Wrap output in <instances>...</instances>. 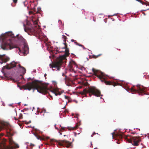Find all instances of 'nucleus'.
I'll list each match as a JSON object with an SVG mask.
<instances>
[{"instance_id":"nucleus-1","label":"nucleus","mask_w":149,"mask_h":149,"mask_svg":"<svg viewBox=\"0 0 149 149\" xmlns=\"http://www.w3.org/2000/svg\"><path fill=\"white\" fill-rule=\"evenodd\" d=\"M6 131L7 135L9 137V145L6 146V140L1 138L0 139V149H13L19 148V145L13 141L12 137L15 133L13 128L10 127H8Z\"/></svg>"},{"instance_id":"nucleus-2","label":"nucleus","mask_w":149,"mask_h":149,"mask_svg":"<svg viewBox=\"0 0 149 149\" xmlns=\"http://www.w3.org/2000/svg\"><path fill=\"white\" fill-rule=\"evenodd\" d=\"M24 89H28L29 91L32 89L33 90H37L38 91L44 95L48 93V91L49 90L47 85L43 84L40 83L38 81L34 80L31 82L27 83L23 86Z\"/></svg>"},{"instance_id":"nucleus-3","label":"nucleus","mask_w":149,"mask_h":149,"mask_svg":"<svg viewBox=\"0 0 149 149\" xmlns=\"http://www.w3.org/2000/svg\"><path fill=\"white\" fill-rule=\"evenodd\" d=\"M111 134L113 139H118L119 142L118 141L116 142L118 144L120 143V141H122L123 138H124L128 143H131L132 145L134 146H139L140 142L141 141L140 137L133 136L129 135H125L123 134H116L115 132L112 133Z\"/></svg>"},{"instance_id":"nucleus-4","label":"nucleus","mask_w":149,"mask_h":149,"mask_svg":"<svg viewBox=\"0 0 149 149\" xmlns=\"http://www.w3.org/2000/svg\"><path fill=\"white\" fill-rule=\"evenodd\" d=\"M63 44L65 45L63 48L65 49L64 54L61 56L59 60L57 61L54 63L52 64H49L50 68H52V70L54 71L55 70L54 68H56V70H59L60 69L61 66L63 63V60L65 59L66 57L69 55V50L67 47V45L65 42H64Z\"/></svg>"},{"instance_id":"nucleus-5","label":"nucleus","mask_w":149,"mask_h":149,"mask_svg":"<svg viewBox=\"0 0 149 149\" xmlns=\"http://www.w3.org/2000/svg\"><path fill=\"white\" fill-rule=\"evenodd\" d=\"M7 36L11 38H17L18 41L20 42L21 43L24 44V48L25 52L27 51L28 49H29L27 45L25 44L26 40L22 36L19 35H17L15 37L12 32H9L7 33L5 35H2L1 36V38L3 40H4L5 39V38H7Z\"/></svg>"},{"instance_id":"nucleus-6","label":"nucleus","mask_w":149,"mask_h":149,"mask_svg":"<svg viewBox=\"0 0 149 149\" xmlns=\"http://www.w3.org/2000/svg\"><path fill=\"white\" fill-rule=\"evenodd\" d=\"M92 70L94 73V74L102 82H104L107 85H113L114 86L116 85L115 83H113L110 81L105 80L106 77L103 72L100 71L96 70L94 68H93Z\"/></svg>"},{"instance_id":"nucleus-7","label":"nucleus","mask_w":149,"mask_h":149,"mask_svg":"<svg viewBox=\"0 0 149 149\" xmlns=\"http://www.w3.org/2000/svg\"><path fill=\"white\" fill-rule=\"evenodd\" d=\"M87 93H89V96L90 97H91L92 95L96 97L102 96L100 92L95 87L89 88L87 90L86 89H84L80 93L82 95H84Z\"/></svg>"},{"instance_id":"nucleus-8","label":"nucleus","mask_w":149,"mask_h":149,"mask_svg":"<svg viewBox=\"0 0 149 149\" xmlns=\"http://www.w3.org/2000/svg\"><path fill=\"white\" fill-rule=\"evenodd\" d=\"M7 41L5 42L3 45L1 46V48L3 50H10L14 48H18L19 51L20 49L18 48L16 45L14 44L11 40L10 38H7Z\"/></svg>"},{"instance_id":"nucleus-9","label":"nucleus","mask_w":149,"mask_h":149,"mask_svg":"<svg viewBox=\"0 0 149 149\" xmlns=\"http://www.w3.org/2000/svg\"><path fill=\"white\" fill-rule=\"evenodd\" d=\"M137 88H134V87H132L131 88L132 92L135 93L137 92L139 95H143L145 94L144 89L145 87L143 86H141L139 85H137L136 86Z\"/></svg>"},{"instance_id":"nucleus-10","label":"nucleus","mask_w":149,"mask_h":149,"mask_svg":"<svg viewBox=\"0 0 149 149\" xmlns=\"http://www.w3.org/2000/svg\"><path fill=\"white\" fill-rule=\"evenodd\" d=\"M24 29L25 32H27L30 35H34L37 32V29L36 27L26 26L24 24Z\"/></svg>"},{"instance_id":"nucleus-11","label":"nucleus","mask_w":149,"mask_h":149,"mask_svg":"<svg viewBox=\"0 0 149 149\" xmlns=\"http://www.w3.org/2000/svg\"><path fill=\"white\" fill-rule=\"evenodd\" d=\"M58 143L59 145L63 147L65 146L67 148L72 146V143L65 140H60Z\"/></svg>"},{"instance_id":"nucleus-12","label":"nucleus","mask_w":149,"mask_h":149,"mask_svg":"<svg viewBox=\"0 0 149 149\" xmlns=\"http://www.w3.org/2000/svg\"><path fill=\"white\" fill-rule=\"evenodd\" d=\"M17 63L15 61H12L10 64H7L6 66H4V68H6L7 69L9 70L10 69L14 68L16 66V65Z\"/></svg>"},{"instance_id":"nucleus-13","label":"nucleus","mask_w":149,"mask_h":149,"mask_svg":"<svg viewBox=\"0 0 149 149\" xmlns=\"http://www.w3.org/2000/svg\"><path fill=\"white\" fill-rule=\"evenodd\" d=\"M10 58L8 57L3 56L0 55V63L2 64L3 63H5L9 61Z\"/></svg>"},{"instance_id":"nucleus-14","label":"nucleus","mask_w":149,"mask_h":149,"mask_svg":"<svg viewBox=\"0 0 149 149\" xmlns=\"http://www.w3.org/2000/svg\"><path fill=\"white\" fill-rule=\"evenodd\" d=\"M41 11V8H38L37 10L36 9L34 8L33 9V10L32 11H30L29 12V13H32L33 14H34L36 13H40V12Z\"/></svg>"},{"instance_id":"nucleus-15","label":"nucleus","mask_w":149,"mask_h":149,"mask_svg":"<svg viewBox=\"0 0 149 149\" xmlns=\"http://www.w3.org/2000/svg\"><path fill=\"white\" fill-rule=\"evenodd\" d=\"M79 125L78 123H77L74 127H68L67 128L69 130H74L77 129L79 127Z\"/></svg>"},{"instance_id":"nucleus-16","label":"nucleus","mask_w":149,"mask_h":149,"mask_svg":"<svg viewBox=\"0 0 149 149\" xmlns=\"http://www.w3.org/2000/svg\"><path fill=\"white\" fill-rule=\"evenodd\" d=\"M19 68H22V74L23 75H24L26 72V69L25 68L22 66H21L20 64L19 65Z\"/></svg>"},{"instance_id":"nucleus-17","label":"nucleus","mask_w":149,"mask_h":149,"mask_svg":"<svg viewBox=\"0 0 149 149\" xmlns=\"http://www.w3.org/2000/svg\"><path fill=\"white\" fill-rule=\"evenodd\" d=\"M55 94V95L56 96H57L58 95H60L61 94L62 92H59V91H54L53 92Z\"/></svg>"},{"instance_id":"nucleus-18","label":"nucleus","mask_w":149,"mask_h":149,"mask_svg":"<svg viewBox=\"0 0 149 149\" xmlns=\"http://www.w3.org/2000/svg\"><path fill=\"white\" fill-rule=\"evenodd\" d=\"M50 141L51 143H52V144L53 143L54 141L57 142V143H58V142H59V141H57L56 140L54 139H51L50 140ZM57 145H57V146H58V145L59 146V145H58V144ZM59 146H60L59 145Z\"/></svg>"},{"instance_id":"nucleus-19","label":"nucleus","mask_w":149,"mask_h":149,"mask_svg":"<svg viewBox=\"0 0 149 149\" xmlns=\"http://www.w3.org/2000/svg\"><path fill=\"white\" fill-rule=\"evenodd\" d=\"M71 41L72 42H74V43L76 45H79V43H77V42H76V40H74L73 39H72L71 40Z\"/></svg>"},{"instance_id":"nucleus-20","label":"nucleus","mask_w":149,"mask_h":149,"mask_svg":"<svg viewBox=\"0 0 149 149\" xmlns=\"http://www.w3.org/2000/svg\"><path fill=\"white\" fill-rule=\"evenodd\" d=\"M101 55H102V54H100L97 55H96V56H95V55H93V58H97L98 57L101 56Z\"/></svg>"},{"instance_id":"nucleus-21","label":"nucleus","mask_w":149,"mask_h":149,"mask_svg":"<svg viewBox=\"0 0 149 149\" xmlns=\"http://www.w3.org/2000/svg\"><path fill=\"white\" fill-rule=\"evenodd\" d=\"M23 115L22 113H20L19 115V116L18 118L19 119H22L23 118Z\"/></svg>"},{"instance_id":"nucleus-22","label":"nucleus","mask_w":149,"mask_h":149,"mask_svg":"<svg viewBox=\"0 0 149 149\" xmlns=\"http://www.w3.org/2000/svg\"><path fill=\"white\" fill-rule=\"evenodd\" d=\"M58 22L60 24H61L62 26L64 25V24L62 23V21L61 20H59L58 21Z\"/></svg>"},{"instance_id":"nucleus-23","label":"nucleus","mask_w":149,"mask_h":149,"mask_svg":"<svg viewBox=\"0 0 149 149\" xmlns=\"http://www.w3.org/2000/svg\"><path fill=\"white\" fill-rule=\"evenodd\" d=\"M33 23L35 24H37L38 23V20H36L35 21L32 20Z\"/></svg>"},{"instance_id":"nucleus-24","label":"nucleus","mask_w":149,"mask_h":149,"mask_svg":"<svg viewBox=\"0 0 149 149\" xmlns=\"http://www.w3.org/2000/svg\"><path fill=\"white\" fill-rule=\"evenodd\" d=\"M79 45V46L81 47L84 49H86V48L83 45H82L81 44H79V45Z\"/></svg>"},{"instance_id":"nucleus-25","label":"nucleus","mask_w":149,"mask_h":149,"mask_svg":"<svg viewBox=\"0 0 149 149\" xmlns=\"http://www.w3.org/2000/svg\"><path fill=\"white\" fill-rule=\"evenodd\" d=\"M62 76H65V77L64 78V79L66 81V80L67 79V76H66L65 75V74L64 73H62Z\"/></svg>"},{"instance_id":"nucleus-26","label":"nucleus","mask_w":149,"mask_h":149,"mask_svg":"<svg viewBox=\"0 0 149 149\" xmlns=\"http://www.w3.org/2000/svg\"><path fill=\"white\" fill-rule=\"evenodd\" d=\"M63 38L64 39V42H65V40L67 39V37L64 35H63Z\"/></svg>"},{"instance_id":"nucleus-27","label":"nucleus","mask_w":149,"mask_h":149,"mask_svg":"<svg viewBox=\"0 0 149 149\" xmlns=\"http://www.w3.org/2000/svg\"><path fill=\"white\" fill-rule=\"evenodd\" d=\"M141 2H140V3H141L142 4H144V5H146V3L144 2H143V1H142L141 0Z\"/></svg>"},{"instance_id":"nucleus-28","label":"nucleus","mask_w":149,"mask_h":149,"mask_svg":"<svg viewBox=\"0 0 149 149\" xmlns=\"http://www.w3.org/2000/svg\"><path fill=\"white\" fill-rule=\"evenodd\" d=\"M17 0H13V2L15 3H16L17 2Z\"/></svg>"},{"instance_id":"nucleus-29","label":"nucleus","mask_w":149,"mask_h":149,"mask_svg":"<svg viewBox=\"0 0 149 149\" xmlns=\"http://www.w3.org/2000/svg\"><path fill=\"white\" fill-rule=\"evenodd\" d=\"M30 146H35V145L33 144L32 143H30Z\"/></svg>"},{"instance_id":"nucleus-30","label":"nucleus","mask_w":149,"mask_h":149,"mask_svg":"<svg viewBox=\"0 0 149 149\" xmlns=\"http://www.w3.org/2000/svg\"><path fill=\"white\" fill-rule=\"evenodd\" d=\"M65 99H68L69 97L68 96H65Z\"/></svg>"},{"instance_id":"nucleus-31","label":"nucleus","mask_w":149,"mask_h":149,"mask_svg":"<svg viewBox=\"0 0 149 149\" xmlns=\"http://www.w3.org/2000/svg\"><path fill=\"white\" fill-rule=\"evenodd\" d=\"M61 129L63 130H64V131H65V128L64 127H61Z\"/></svg>"},{"instance_id":"nucleus-32","label":"nucleus","mask_w":149,"mask_h":149,"mask_svg":"<svg viewBox=\"0 0 149 149\" xmlns=\"http://www.w3.org/2000/svg\"><path fill=\"white\" fill-rule=\"evenodd\" d=\"M137 1L139 2H141V0H136Z\"/></svg>"},{"instance_id":"nucleus-33","label":"nucleus","mask_w":149,"mask_h":149,"mask_svg":"<svg viewBox=\"0 0 149 149\" xmlns=\"http://www.w3.org/2000/svg\"><path fill=\"white\" fill-rule=\"evenodd\" d=\"M14 118L15 120H17V118L16 117H14Z\"/></svg>"},{"instance_id":"nucleus-34","label":"nucleus","mask_w":149,"mask_h":149,"mask_svg":"<svg viewBox=\"0 0 149 149\" xmlns=\"http://www.w3.org/2000/svg\"><path fill=\"white\" fill-rule=\"evenodd\" d=\"M95 134V133L94 132V133L93 134V135H94V134Z\"/></svg>"},{"instance_id":"nucleus-35","label":"nucleus","mask_w":149,"mask_h":149,"mask_svg":"<svg viewBox=\"0 0 149 149\" xmlns=\"http://www.w3.org/2000/svg\"><path fill=\"white\" fill-rule=\"evenodd\" d=\"M60 135H61L62 134V133L60 132Z\"/></svg>"},{"instance_id":"nucleus-36","label":"nucleus","mask_w":149,"mask_h":149,"mask_svg":"<svg viewBox=\"0 0 149 149\" xmlns=\"http://www.w3.org/2000/svg\"><path fill=\"white\" fill-rule=\"evenodd\" d=\"M66 136V135H64V136Z\"/></svg>"},{"instance_id":"nucleus-37","label":"nucleus","mask_w":149,"mask_h":149,"mask_svg":"<svg viewBox=\"0 0 149 149\" xmlns=\"http://www.w3.org/2000/svg\"><path fill=\"white\" fill-rule=\"evenodd\" d=\"M46 74H45V76H46Z\"/></svg>"},{"instance_id":"nucleus-38","label":"nucleus","mask_w":149,"mask_h":149,"mask_svg":"<svg viewBox=\"0 0 149 149\" xmlns=\"http://www.w3.org/2000/svg\"><path fill=\"white\" fill-rule=\"evenodd\" d=\"M76 102L77 103V101H76Z\"/></svg>"},{"instance_id":"nucleus-39","label":"nucleus","mask_w":149,"mask_h":149,"mask_svg":"<svg viewBox=\"0 0 149 149\" xmlns=\"http://www.w3.org/2000/svg\"><path fill=\"white\" fill-rule=\"evenodd\" d=\"M32 148H31L30 149H32Z\"/></svg>"},{"instance_id":"nucleus-40","label":"nucleus","mask_w":149,"mask_h":149,"mask_svg":"<svg viewBox=\"0 0 149 149\" xmlns=\"http://www.w3.org/2000/svg\"><path fill=\"white\" fill-rule=\"evenodd\" d=\"M119 50H120V49H118Z\"/></svg>"}]
</instances>
